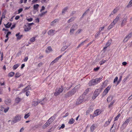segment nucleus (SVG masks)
I'll return each mask as SVG.
<instances>
[{"mask_svg":"<svg viewBox=\"0 0 132 132\" xmlns=\"http://www.w3.org/2000/svg\"><path fill=\"white\" fill-rule=\"evenodd\" d=\"M131 119H132V117H129L124 122H123L122 126L121 127V128L122 130H123L125 128L128 123L130 121V120Z\"/></svg>","mask_w":132,"mask_h":132,"instance_id":"f03ea898","label":"nucleus"},{"mask_svg":"<svg viewBox=\"0 0 132 132\" xmlns=\"http://www.w3.org/2000/svg\"><path fill=\"white\" fill-rule=\"evenodd\" d=\"M30 86L29 85L28 86L25 88L23 89L22 90V92H25L28 90L29 89H30Z\"/></svg>","mask_w":132,"mask_h":132,"instance_id":"b1692460","label":"nucleus"},{"mask_svg":"<svg viewBox=\"0 0 132 132\" xmlns=\"http://www.w3.org/2000/svg\"><path fill=\"white\" fill-rule=\"evenodd\" d=\"M114 101H113L112 102H111L110 103V104L108 106L109 108H110L112 105L114 103Z\"/></svg>","mask_w":132,"mask_h":132,"instance_id":"13d9d810","label":"nucleus"},{"mask_svg":"<svg viewBox=\"0 0 132 132\" xmlns=\"http://www.w3.org/2000/svg\"><path fill=\"white\" fill-rule=\"evenodd\" d=\"M24 30L25 31H29L30 29V27L28 25H25L24 26Z\"/></svg>","mask_w":132,"mask_h":132,"instance_id":"aec40b11","label":"nucleus"},{"mask_svg":"<svg viewBox=\"0 0 132 132\" xmlns=\"http://www.w3.org/2000/svg\"><path fill=\"white\" fill-rule=\"evenodd\" d=\"M63 89V87L62 86H61L60 87L56 88L55 92L54 93V95L56 96L59 95L62 93Z\"/></svg>","mask_w":132,"mask_h":132,"instance_id":"7ed1b4c3","label":"nucleus"},{"mask_svg":"<svg viewBox=\"0 0 132 132\" xmlns=\"http://www.w3.org/2000/svg\"><path fill=\"white\" fill-rule=\"evenodd\" d=\"M62 56V55H60L59 57H57L54 60V61H55V62H57L59 59Z\"/></svg>","mask_w":132,"mask_h":132,"instance_id":"a18cd8bd","label":"nucleus"},{"mask_svg":"<svg viewBox=\"0 0 132 132\" xmlns=\"http://www.w3.org/2000/svg\"><path fill=\"white\" fill-rule=\"evenodd\" d=\"M77 90V88L75 87H74L71 91H69L65 94V97H67L73 95L76 93Z\"/></svg>","mask_w":132,"mask_h":132,"instance_id":"f257e3e1","label":"nucleus"},{"mask_svg":"<svg viewBox=\"0 0 132 132\" xmlns=\"http://www.w3.org/2000/svg\"><path fill=\"white\" fill-rule=\"evenodd\" d=\"M55 119V118L54 116H53L51 117L47 122V123H48V125H50L53 122Z\"/></svg>","mask_w":132,"mask_h":132,"instance_id":"9d476101","label":"nucleus"},{"mask_svg":"<svg viewBox=\"0 0 132 132\" xmlns=\"http://www.w3.org/2000/svg\"><path fill=\"white\" fill-rule=\"evenodd\" d=\"M30 113H29L26 114H25L24 117V118L25 119H27L30 116Z\"/></svg>","mask_w":132,"mask_h":132,"instance_id":"09e8293b","label":"nucleus"},{"mask_svg":"<svg viewBox=\"0 0 132 132\" xmlns=\"http://www.w3.org/2000/svg\"><path fill=\"white\" fill-rule=\"evenodd\" d=\"M47 100V99L46 98H45L41 101H39V102L41 105H43L46 103Z\"/></svg>","mask_w":132,"mask_h":132,"instance_id":"a211bd4d","label":"nucleus"},{"mask_svg":"<svg viewBox=\"0 0 132 132\" xmlns=\"http://www.w3.org/2000/svg\"><path fill=\"white\" fill-rule=\"evenodd\" d=\"M130 76V75H128L126 78H124V79L123 80L122 82L124 83L129 78V77Z\"/></svg>","mask_w":132,"mask_h":132,"instance_id":"58836bf2","label":"nucleus"},{"mask_svg":"<svg viewBox=\"0 0 132 132\" xmlns=\"http://www.w3.org/2000/svg\"><path fill=\"white\" fill-rule=\"evenodd\" d=\"M75 19V18L73 17H71V18L68 21V23H70L71 22H72Z\"/></svg>","mask_w":132,"mask_h":132,"instance_id":"4c0bfd02","label":"nucleus"},{"mask_svg":"<svg viewBox=\"0 0 132 132\" xmlns=\"http://www.w3.org/2000/svg\"><path fill=\"white\" fill-rule=\"evenodd\" d=\"M120 14H118L112 22L113 23H114L115 24L117 23L120 19Z\"/></svg>","mask_w":132,"mask_h":132,"instance_id":"9b49d317","label":"nucleus"},{"mask_svg":"<svg viewBox=\"0 0 132 132\" xmlns=\"http://www.w3.org/2000/svg\"><path fill=\"white\" fill-rule=\"evenodd\" d=\"M90 10L89 9H88L86 11L84 12V13L82 15V17H83L84 15H86L89 11Z\"/></svg>","mask_w":132,"mask_h":132,"instance_id":"37998d69","label":"nucleus"},{"mask_svg":"<svg viewBox=\"0 0 132 132\" xmlns=\"http://www.w3.org/2000/svg\"><path fill=\"white\" fill-rule=\"evenodd\" d=\"M68 7H66L63 8L62 11V13H64L68 9Z\"/></svg>","mask_w":132,"mask_h":132,"instance_id":"c9c22d12","label":"nucleus"},{"mask_svg":"<svg viewBox=\"0 0 132 132\" xmlns=\"http://www.w3.org/2000/svg\"><path fill=\"white\" fill-rule=\"evenodd\" d=\"M12 25V23H9V22H8L7 24H4V25L5 26V28H9Z\"/></svg>","mask_w":132,"mask_h":132,"instance_id":"cd10ccee","label":"nucleus"},{"mask_svg":"<svg viewBox=\"0 0 132 132\" xmlns=\"http://www.w3.org/2000/svg\"><path fill=\"white\" fill-rule=\"evenodd\" d=\"M5 17V13H2V15L1 18H2V19L3 18H4Z\"/></svg>","mask_w":132,"mask_h":132,"instance_id":"680f3d73","label":"nucleus"},{"mask_svg":"<svg viewBox=\"0 0 132 132\" xmlns=\"http://www.w3.org/2000/svg\"><path fill=\"white\" fill-rule=\"evenodd\" d=\"M95 128V127L94 125V124L90 128L91 131H93Z\"/></svg>","mask_w":132,"mask_h":132,"instance_id":"a19ab883","label":"nucleus"},{"mask_svg":"<svg viewBox=\"0 0 132 132\" xmlns=\"http://www.w3.org/2000/svg\"><path fill=\"white\" fill-rule=\"evenodd\" d=\"M100 32L99 31L97 32L95 35V37L97 38L100 34Z\"/></svg>","mask_w":132,"mask_h":132,"instance_id":"de8ad7c7","label":"nucleus"},{"mask_svg":"<svg viewBox=\"0 0 132 132\" xmlns=\"http://www.w3.org/2000/svg\"><path fill=\"white\" fill-rule=\"evenodd\" d=\"M55 30L51 29L49 30L48 32V35H53L54 33Z\"/></svg>","mask_w":132,"mask_h":132,"instance_id":"6ab92c4d","label":"nucleus"},{"mask_svg":"<svg viewBox=\"0 0 132 132\" xmlns=\"http://www.w3.org/2000/svg\"><path fill=\"white\" fill-rule=\"evenodd\" d=\"M111 88V86H108L104 90L103 92V94L104 95H106L108 92L110 90Z\"/></svg>","mask_w":132,"mask_h":132,"instance_id":"ddd939ff","label":"nucleus"},{"mask_svg":"<svg viewBox=\"0 0 132 132\" xmlns=\"http://www.w3.org/2000/svg\"><path fill=\"white\" fill-rule=\"evenodd\" d=\"M84 44L83 42H81V43L77 47V48H79L81 46L83 45Z\"/></svg>","mask_w":132,"mask_h":132,"instance_id":"0e129e2a","label":"nucleus"},{"mask_svg":"<svg viewBox=\"0 0 132 132\" xmlns=\"http://www.w3.org/2000/svg\"><path fill=\"white\" fill-rule=\"evenodd\" d=\"M39 103V101L38 100L36 99H34L32 102V106H36Z\"/></svg>","mask_w":132,"mask_h":132,"instance_id":"39448f33","label":"nucleus"},{"mask_svg":"<svg viewBox=\"0 0 132 132\" xmlns=\"http://www.w3.org/2000/svg\"><path fill=\"white\" fill-rule=\"evenodd\" d=\"M71 28L76 30L78 28V26L76 24H74Z\"/></svg>","mask_w":132,"mask_h":132,"instance_id":"c756f323","label":"nucleus"},{"mask_svg":"<svg viewBox=\"0 0 132 132\" xmlns=\"http://www.w3.org/2000/svg\"><path fill=\"white\" fill-rule=\"evenodd\" d=\"M47 122L43 126V129L47 127V126H48L49 125H48V123H47V125H46V124Z\"/></svg>","mask_w":132,"mask_h":132,"instance_id":"5fc2aeb1","label":"nucleus"},{"mask_svg":"<svg viewBox=\"0 0 132 132\" xmlns=\"http://www.w3.org/2000/svg\"><path fill=\"white\" fill-rule=\"evenodd\" d=\"M20 33L18 32L15 35V36L17 37V40H20L23 37L22 35H20Z\"/></svg>","mask_w":132,"mask_h":132,"instance_id":"4468645a","label":"nucleus"},{"mask_svg":"<svg viewBox=\"0 0 132 132\" xmlns=\"http://www.w3.org/2000/svg\"><path fill=\"white\" fill-rule=\"evenodd\" d=\"M102 77H100L98 78H96L95 79L97 84L99 83L100 81L102 79Z\"/></svg>","mask_w":132,"mask_h":132,"instance_id":"7c9ffc66","label":"nucleus"},{"mask_svg":"<svg viewBox=\"0 0 132 132\" xmlns=\"http://www.w3.org/2000/svg\"><path fill=\"white\" fill-rule=\"evenodd\" d=\"M113 98V96H109L107 98V101L108 102H110L112 100Z\"/></svg>","mask_w":132,"mask_h":132,"instance_id":"c85d7f7f","label":"nucleus"},{"mask_svg":"<svg viewBox=\"0 0 132 132\" xmlns=\"http://www.w3.org/2000/svg\"><path fill=\"white\" fill-rule=\"evenodd\" d=\"M21 119V117L20 115H18L16 116L14 118V120L12 121L11 125H12L14 123H15L17 122L20 121Z\"/></svg>","mask_w":132,"mask_h":132,"instance_id":"20e7f679","label":"nucleus"},{"mask_svg":"<svg viewBox=\"0 0 132 132\" xmlns=\"http://www.w3.org/2000/svg\"><path fill=\"white\" fill-rule=\"evenodd\" d=\"M83 101L82 98H78L76 102V104L78 105L81 103Z\"/></svg>","mask_w":132,"mask_h":132,"instance_id":"412c9836","label":"nucleus"},{"mask_svg":"<svg viewBox=\"0 0 132 132\" xmlns=\"http://www.w3.org/2000/svg\"><path fill=\"white\" fill-rule=\"evenodd\" d=\"M26 20H27L28 22H31L32 21L33 19L32 18H30L29 19L26 18Z\"/></svg>","mask_w":132,"mask_h":132,"instance_id":"052dcab7","label":"nucleus"},{"mask_svg":"<svg viewBox=\"0 0 132 132\" xmlns=\"http://www.w3.org/2000/svg\"><path fill=\"white\" fill-rule=\"evenodd\" d=\"M111 42V40H109L108 42L106 44V46L104 47L103 50V51L104 52H105L106 51V49L110 45Z\"/></svg>","mask_w":132,"mask_h":132,"instance_id":"423d86ee","label":"nucleus"},{"mask_svg":"<svg viewBox=\"0 0 132 132\" xmlns=\"http://www.w3.org/2000/svg\"><path fill=\"white\" fill-rule=\"evenodd\" d=\"M23 9L21 8L18 10V14H19L23 11Z\"/></svg>","mask_w":132,"mask_h":132,"instance_id":"e2e57ef3","label":"nucleus"},{"mask_svg":"<svg viewBox=\"0 0 132 132\" xmlns=\"http://www.w3.org/2000/svg\"><path fill=\"white\" fill-rule=\"evenodd\" d=\"M132 6V0H131L129 2L127 6V7L129 8Z\"/></svg>","mask_w":132,"mask_h":132,"instance_id":"f704fd0d","label":"nucleus"},{"mask_svg":"<svg viewBox=\"0 0 132 132\" xmlns=\"http://www.w3.org/2000/svg\"><path fill=\"white\" fill-rule=\"evenodd\" d=\"M127 17H126L123 19L121 24V27H122L125 25L126 23L127 22Z\"/></svg>","mask_w":132,"mask_h":132,"instance_id":"6e6552de","label":"nucleus"},{"mask_svg":"<svg viewBox=\"0 0 132 132\" xmlns=\"http://www.w3.org/2000/svg\"><path fill=\"white\" fill-rule=\"evenodd\" d=\"M106 61V60L102 61H101L100 62V65H102L104 63H105V62Z\"/></svg>","mask_w":132,"mask_h":132,"instance_id":"603ef678","label":"nucleus"},{"mask_svg":"<svg viewBox=\"0 0 132 132\" xmlns=\"http://www.w3.org/2000/svg\"><path fill=\"white\" fill-rule=\"evenodd\" d=\"M1 110L3 111L4 110V113H6L9 110V107H7L6 108H5L3 106H1Z\"/></svg>","mask_w":132,"mask_h":132,"instance_id":"dca6fc26","label":"nucleus"},{"mask_svg":"<svg viewBox=\"0 0 132 132\" xmlns=\"http://www.w3.org/2000/svg\"><path fill=\"white\" fill-rule=\"evenodd\" d=\"M59 19H56L54 21L51 22V26H54V24L56 22H59Z\"/></svg>","mask_w":132,"mask_h":132,"instance_id":"4be33fe9","label":"nucleus"},{"mask_svg":"<svg viewBox=\"0 0 132 132\" xmlns=\"http://www.w3.org/2000/svg\"><path fill=\"white\" fill-rule=\"evenodd\" d=\"M19 66V64H15L13 67V69L14 70H15Z\"/></svg>","mask_w":132,"mask_h":132,"instance_id":"79ce46f5","label":"nucleus"},{"mask_svg":"<svg viewBox=\"0 0 132 132\" xmlns=\"http://www.w3.org/2000/svg\"><path fill=\"white\" fill-rule=\"evenodd\" d=\"M68 47L67 46H64L61 49V50L62 51H64L65 50H66L67 48Z\"/></svg>","mask_w":132,"mask_h":132,"instance_id":"49530a36","label":"nucleus"},{"mask_svg":"<svg viewBox=\"0 0 132 132\" xmlns=\"http://www.w3.org/2000/svg\"><path fill=\"white\" fill-rule=\"evenodd\" d=\"M115 24V23H113V22H112L110 24L108 27V30H110L114 27Z\"/></svg>","mask_w":132,"mask_h":132,"instance_id":"a878e982","label":"nucleus"},{"mask_svg":"<svg viewBox=\"0 0 132 132\" xmlns=\"http://www.w3.org/2000/svg\"><path fill=\"white\" fill-rule=\"evenodd\" d=\"M20 74L19 72H18L16 73L15 77L16 78H18L20 77Z\"/></svg>","mask_w":132,"mask_h":132,"instance_id":"3c124183","label":"nucleus"},{"mask_svg":"<svg viewBox=\"0 0 132 132\" xmlns=\"http://www.w3.org/2000/svg\"><path fill=\"white\" fill-rule=\"evenodd\" d=\"M101 113V111L99 110H96L94 112V115L95 116H97L100 114Z\"/></svg>","mask_w":132,"mask_h":132,"instance_id":"f3484780","label":"nucleus"},{"mask_svg":"<svg viewBox=\"0 0 132 132\" xmlns=\"http://www.w3.org/2000/svg\"><path fill=\"white\" fill-rule=\"evenodd\" d=\"M96 83L95 79H93L90 80L88 83V85L90 86L95 85L96 84Z\"/></svg>","mask_w":132,"mask_h":132,"instance_id":"0eeeda50","label":"nucleus"},{"mask_svg":"<svg viewBox=\"0 0 132 132\" xmlns=\"http://www.w3.org/2000/svg\"><path fill=\"white\" fill-rule=\"evenodd\" d=\"M118 10L117 7H116L111 12V13L110 14L109 16H111L114 14H115L118 12Z\"/></svg>","mask_w":132,"mask_h":132,"instance_id":"2eb2a0df","label":"nucleus"},{"mask_svg":"<svg viewBox=\"0 0 132 132\" xmlns=\"http://www.w3.org/2000/svg\"><path fill=\"white\" fill-rule=\"evenodd\" d=\"M89 88H88L86 90L85 92H84V94L85 95H86V94H85V93H86V94L87 93H88L89 91Z\"/></svg>","mask_w":132,"mask_h":132,"instance_id":"338daca9","label":"nucleus"},{"mask_svg":"<svg viewBox=\"0 0 132 132\" xmlns=\"http://www.w3.org/2000/svg\"><path fill=\"white\" fill-rule=\"evenodd\" d=\"M35 40V37H33L30 39V41L31 42H34Z\"/></svg>","mask_w":132,"mask_h":132,"instance_id":"6e6d98bb","label":"nucleus"},{"mask_svg":"<svg viewBox=\"0 0 132 132\" xmlns=\"http://www.w3.org/2000/svg\"><path fill=\"white\" fill-rule=\"evenodd\" d=\"M110 122L108 121H106L105 123V124L104 125V126L105 127H107L110 123Z\"/></svg>","mask_w":132,"mask_h":132,"instance_id":"c03bdc74","label":"nucleus"},{"mask_svg":"<svg viewBox=\"0 0 132 132\" xmlns=\"http://www.w3.org/2000/svg\"><path fill=\"white\" fill-rule=\"evenodd\" d=\"M99 67H97V68H94V70L95 71H97L100 69Z\"/></svg>","mask_w":132,"mask_h":132,"instance_id":"bf43d9fd","label":"nucleus"},{"mask_svg":"<svg viewBox=\"0 0 132 132\" xmlns=\"http://www.w3.org/2000/svg\"><path fill=\"white\" fill-rule=\"evenodd\" d=\"M81 31H82L81 29H79L77 31V32H76V33L79 34L80 32Z\"/></svg>","mask_w":132,"mask_h":132,"instance_id":"774afa93","label":"nucleus"},{"mask_svg":"<svg viewBox=\"0 0 132 132\" xmlns=\"http://www.w3.org/2000/svg\"><path fill=\"white\" fill-rule=\"evenodd\" d=\"M104 27H105V26H103V27H100V28L99 29V31L100 32H101V31L103 30L104 29Z\"/></svg>","mask_w":132,"mask_h":132,"instance_id":"864d4df0","label":"nucleus"},{"mask_svg":"<svg viewBox=\"0 0 132 132\" xmlns=\"http://www.w3.org/2000/svg\"><path fill=\"white\" fill-rule=\"evenodd\" d=\"M39 6V5L38 4H36L34 5L33 6V8L34 10H37L38 7Z\"/></svg>","mask_w":132,"mask_h":132,"instance_id":"e433bc0d","label":"nucleus"},{"mask_svg":"<svg viewBox=\"0 0 132 132\" xmlns=\"http://www.w3.org/2000/svg\"><path fill=\"white\" fill-rule=\"evenodd\" d=\"M76 30L75 29H73L72 28H71L70 29V35H73L74 34V31Z\"/></svg>","mask_w":132,"mask_h":132,"instance_id":"72a5a7b5","label":"nucleus"},{"mask_svg":"<svg viewBox=\"0 0 132 132\" xmlns=\"http://www.w3.org/2000/svg\"><path fill=\"white\" fill-rule=\"evenodd\" d=\"M47 12V11H46L44 12L43 13H41L39 14V16L42 17L43 15H44Z\"/></svg>","mask_w":132,"mask_h":132,"instance_id":"8fccbe9b","label":"nucleus"},{"mask_svg":"<svg viewBox=\"0 0 132 132\" xmlns=\"http://www.w3.org/2000/svg\"><path fill=\"white\" fill-rule=\"evenodd\" d=\"M132 37V32L130 33L128 35L125 37L123 41L125 42H127L128 39Z\"/></svg>","mask_w":132,"mask_h":132,"instance_id":"1a4fd4ad","label":"nucleus"},{"mask_svg":"<svg viewBox=\"0 0 132 132\" xmlns=\"http://www.w3.org/2000/svg\"><path fill=\"white\" fill-rule=\"evenodd\" d=\"M52 49L51 46L48 47L46 50V52L47 53H49L52 51Z\"/></svg>","mask_w":132,"mask_h":132,"instance_id":"393cba45","label":"nucleus"},{"mask_svg":"<svg viewBox=\"0 0 132 132\" xmlns=\"http://www.w3.org/2000/svg\"><path fill=\"white\" fill-rule=\"evenodd\" d=\"M14 72H11L9 73L8 76L9 77H11L13 76L14 75Z\"/></svg>","mask_w":132,"mask_h":132,"instance_id":"ea45409f","label":"nucleus"},{"mask_svg":"<svg viewBox=\"0 0 132 132\" xmlns=\"http://www.w3.org/2000/svg\"><path fill=\"white\" fill-rule=\"evenodd\" d=\"M74 119H73V118H72L69 120L68 122V123L70 124H71L74 123Z\"/></svg>","mask_w":132,"mask_h":132,"instance_id":"473e14b6","label":"nucleus"},{"mask_svg":"<svg viewBox=\"0 0 132 132\" xmlns=\"http://www.w3.org/2000/svg\"><path fill=\"white\" fill-rule=\"evenodd\" d=\"M101 91V89H96L94 94V95H95V96H97Z\"/></svg>","mask_w":132,"mask_h":132,"instance_id":"f8f14e48","label":"nucleus"},{"mask_svg":"<svg viewBox=\"0 0 132 132\" xmlns=\"http://www.w3.org/2000/svg\"><path fill=\"white\" fill-rule=\"evenodd\" d=\"M28 59V56L25 57L24 59L23 60L24 62H26Z\"/></svg>","mask_w":132,"mask_h":132,"instance_id":"69168bd1","label":"nucleus"},{"mask_svg":"<svg viewBox=\"0 0 132 132\" xmlns=\"http://www.w3.org/2000/svg\"><path fill=\"white\" fill-rule=\"evenodd\" d=\"M65 88L67 89H69L72 86V85H68L67 84H65Z\"/></svg>","mask_w":132,"mask_h":132,"instance_id":"bb28decb","label":"nucleus"},{"mask_svg":"<svg viewBox=\"0 0 132 132\" xmlns=\"http://www.w3.org/2000/svg\"><path fill=\"white\" fill-rule=\"evenodd\" d=\"M22 100V98L18 97L16 98L15 100V101L16 102V103H18L21 101Z\"/></svg>","mask_w":132,"mask_h":132,"instance_id":"2f4dec72","label":"nucleus"},{"mask_svg":"<svg viewBox=\"0 0 132 132\" xmlns=\"http://www.w3.org/2000/svg\"><path fill=\"white\" fill-rule=\"evenodd\" d=\"M114 124L111 127V128L110 130V132H114L115 130V129H113L112 130V129L113 127V126L114 125Z\"/></svg>","mask_w":132,"mask_h":132,"instance_id":"4d7b16f0","label":"nucleus"},{"mask_svg":"<svg viewBox=\"0 0 132 132\" xmlns=\"http://www.w3.org/2000/svg\"><path fill=\"white\" fill-rule=\"evenodd\" d=\"M11 101V100L10 99H7L5 101V103L7 105L10 104V103Z\"/></svg>","mask_w":132,"mask_h":132,"instance_id":"5701e85b","label":"nucleus"}]
</instances>
